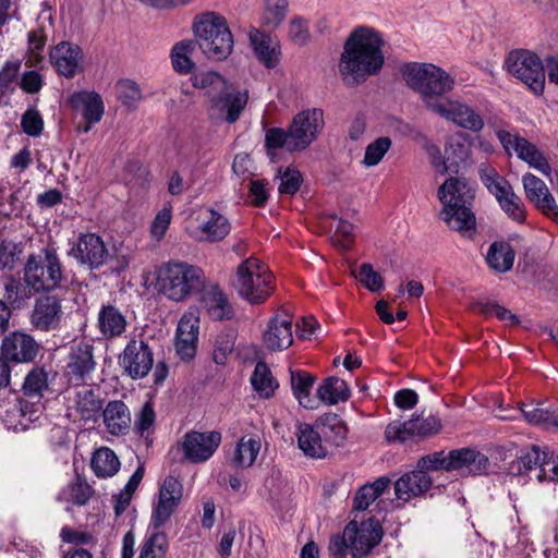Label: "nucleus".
Returning <instances> with one entry per match:
<instances>
[{"mask_svg":"<svg viewBox=\"0 0 558 558\" xmlns=\"http://www.w3.org/2000/svg\"><path fill=\"white\" fill-rule=\"evenodd\" d=\"M383 46L384 39L376 29L359 26L352 31L339 59V73L345 85H359L380 72L385 63Z\"/></svg>","mask_w":558,"mask_h":558,"instance_id":"f257e3e1","label":"nucleus"},{"mask_svg":"<svg viewBox=\"0 0 558 558\" xmlns=\"http://www.w3.org/2000/svg\"><path fill=\"white\" fill-rule=\"evenodd\" d=\"M23 279L34 293L69 292L68 276L53 245H46L38 253L27 256Z\"/></svg>","mask_w":558,"mask_h":558,"instance_id":"f03ea898","label":"nucleus"},{"mask_svg":"<svg viewBox=\"0 0 558 558\" xmlns=\"http://www.w3.org/2000/svg\"><path fill=\"white\" fill-rule=\"evenodd\" d=\"M400 71L407 86L422 96L430 111L434 105L444 104L436 97L450 92L454 85L449 73L432 63L408 62Z\"/></svg>","mask_w":558,"mask_h":558,"instance_id":"7ed1b4c3","label":"nucleus"},{"mask_svg":"<svg viewBox=\"0 0 558 558\" xmlns=\"http://www.w3.org/2000/svg\"><path fill=\"white\" fill-rule=\"evenodd\" d=\"M204 271L185 262H169L157 270L156 288L167 299L182 302L204 288Z\"/></svg>","mask_w":558,"mask_h":558,"instance_id":"20e7f679","label":"nucleus"},{"mask_svg":"<svg viewBox=\"0 0 558 558\" xmlns=\"http://www.w3.org/2000/svg\"><path fill=\"white\" fill-rule=\"evenodd\" d=\"M193 32L203 53L213 60L227 59L233 49V36L225 16L204 12L195 16Z\"/></svg>","mask_w":558,"mask_h":558,"instance_id":"39448f33","label":"nucleus"},{"mask_svg":"<svg viewBox=\"0 0 558 558\" xmlns=\"http://www.w3.org/2000/svg\"><path fill=\"white\" fill-rule=\"evenodd\" d=\"M488 466V458L470 448L451 450L448 454H445V451H436L422 457L416 463V469L425 474L439 470H465L468 474L477 475L486 473Z\"/></svg>","mask_w":558,"mask_h":558,"instance_id":"423d86ee","label":"nucleus"},{"mask_svg":"<svg viewBox=\"0 0 558 558\" xmlns=\"http://www.w3.org/2000/svg\"><path fill=\"white\" fill-rule=\"evenodd\" d=\"M236 277L239 294L251 304L264 303L274 292L271 272L255 257L239 265Z\"/></svg>","mask_w":558,"mask_h":558,"instance_id":"0eeeda50","label":"nucleus"},{"mask_svg":"<svg viewBox=\"0 0 558 558\" xmlns=\"http://www.w3.org/2000/svg\"><path fill=\"white\" fill-rule=\"evenodd\" d=\"M68 292L39 293L28 314V322L33 330L50 332L59 330L64 319L65 294Z\"/></svg>","mask_w":558,"mask_h":558,"instance_id":"6e6552de","label":"nucleus"},{"mask_svg":"<svg viewBox=\"0 0 558 558\" xmlns=\"http://www.w3.org/2000/svg\"><path fill=\"white\" fill-rule=\"evenodd\" d=\"M505 65L507 71L525 84L535 95L543 94L545 71L542 60L529 50L518 49L509 52Z\"/></svg>","mask_w":558,"mask_h":558,"instance_id":"1a4fd4ad","label":"nucleus"},{"mask_svg":"<svg viewBox=\"0 0 558 558\" xmlns=\"http://www.w3.org/2000/svg\"><path fill=\"white\" fill-rule=\"evenodd\" d=\"M247 100L248 94L246 90H238L229 83L225 86L223 92H219L208 101V118L211 121H225L232 124L239 120Z\"/></svg>","mask_w":558,"mask_h":558,"instance_id":"9d476101","label":"nucleus"},{"mask_svg":"<svg viewBox=\"0 0 558 558\" xmlns=\"http://www.w3.org/2000/svg\"><path fill=\"white\" fill-rule=\"evenodd\" d=\"M68 255L76 260L80 266L88 270L100 269L110 258L109 251L96 233H81L72 244Z\"/></svg>","mask_w":558,"mask_h":558,"instance_id":"9b49d317","label":"nucleus"},{"mask_svg":"<svg viewBox=\"0 0 558 558\" xmlns=\"http://www.w3.org/2000/svg\"><path fill=\"white\" fill-rule=\"evenodd\" d=\"M441 428L440 418L435 415L426 417L413 415L405 422L393 421L389 423L385 430V437L388 441L404 442L414 437H428L437 434Z\"/></svg>","mask_w":558,"mask_h":558,"instance_id":"f8f14e48","label":"nucleus"},{"mask_svg":"<svg viewBox=\"0 0 558 558\" xmlns=\"http://www.w3.org/2000/svg\"><path fill=\"white\" fill-rule=\"evenodd\" d=\"M324 112L313 108L299 112L289 125L291 133L290 144L299 151L306 149L318 136L324 128Z\"/></svg>","mask_w":558,"mask_h":558,"instance_id":"ddd939ff","label":"nucleus"},{"mask_svg":"<svg viewBox=\"0 0 558 558\" xmlns=\"http://www.w3.org/2000/svg\"><path fill=\"white\" fill-rule=\"evenodd\" d=\"M183 496L181 482L172 476H167L159 487L158 500L154 505L150 525L154 530L161 529L175 512Z\"/></svg>","mask_w":558,"mask_h":558,"instance_id":"4468645a","label":"nucleus"},{"mask_svg":"<svg viewBox=\"0 0 558 558\" xmlns=\"http://www.w3.org/2000/svg\"><path fill=\"white\" fill-rule=\"evenodd\" d=\"M153 350L145 340L132 339L119 355V365L132 379H141L148 375L153 365Z\"/></svg>","mask_w":558,"mask_h":558,"instance_id":"2eb2a0df","label":"nucleus"},{"mask_svg":"<svg viewBox=\"0 0 558 558\" xmlns=\"http://www.w3.org/2000/svg\"><path fill=\"white\" fill-rule=\"evenodd\" d=\"M383 527L378 520L368 519L360 525L351 521L345 526V535L349 536L350 550L353 557L361 558L368 554L383 538Z\"/></svg>","mask_w":558,"mask_h":558,"instance_id":"dca6fc26","label":"nucleus"},{"mask_svg":"<svg viewBox=\"0 0 558 558\" xmlns=\"http://www.w3.org/2000/svg\"><path fill=\"white\" fill-rule=\"evenodd\" d=\"M496 135L509 155L513 150L520 159L526 161L531 167L544 174H548L550 166L534 144L518 134H511L504 130L497 131Z\"/></svg>","mask_w":558,"mask_h":558,"instance_id":"f3484780","label":"nucleus"},{"mask_svg":"<svg viewBox=\"0 0 558 558\" xmlns=\"http://www.w3.org/2000/svg\"><path fill=\"white\" fill-rule=\"evenodd\" d=\"M40 350L35 338L24 331H12L3 337L0 352L9 362H34Z\"/></svg>","mask_w":558,"mask_h":558,"instance_id":"a211bd4d","label":"nucleus"},{"mask_svg":"<svg viewBox=\"0 0 558 558\" xmlns=\"http://www.w3.org/2000/svg\"><path fill=\"white\" fill-rule=\"evenodd\" d=\"M551 459L553 451L547 447L542 450L539 446L531 445L518 452L517 458L509 463L508 472L513 476H521L539 468L538 480L542 481L547 475L546 468L550 464Z\"/></svg>","mask_w":558,"mask_h":558,"instance_id":"6ab92c4d","label":"nucleus"},{"mask_svg":"<svg viewBox=\"0 0 558 558\" xmlns=\"http://www.w3.org/2000/svg\"><path fill=\"white\" fill-rule=\"evenodd\" d=\"M221 442V434L216 430L201 433L189 432L182 441L184 457L193 462L199 463L207 461L217 450Z\"/></svg>","mask_w":558,"mask_h":558,"instance_id":"aec40b11","label":"nucleus"},{"mask_svg":"<svg viewBox=\"0 0 558 558\" xmlns=\"http://www.w3.org/2000/svg\"><path fill=\"white\" fill-rule=\"evenodd\" d=\"M83 50L69 41H61L50 50V62L58 74L72 78L83 71Z\"/></svg>","mask_w":558,"mask_h":558,"instance_id":"412c9836","label":"nucleus"},{"mask_svg":"<svg viewBox=\"0 0 558 558\" xmlns=\"http://www.w3.org/2000/svg\"><path fill=\"white\" fill-rule=\"evenodd\" d=\"M433 112L474 133L482 131L484 128V120L481 114L466 104L448 101L442 105H434Z\"/></svg>","mask_w":558,"mask_h":558,"instance_id":"4be33fe9","label":"nucleus"},{"mask_svg":"<svg viewBox=\"0 0 558 558\" xmlns=\"http://www.w3.org/2000/svg\"><path fill=\"white\" fill-rule=\"evenodd\" d=\"M463 205H447L439 213V218L448 226L450 230L458 232L465 239H474L477 232L476 217L473 207Z\"/></svg>","mask_w":558,"mask_h":558,"instance_id":"5701e85b","label":"nucleus"},{"mask_svg":"<svg viewBox=\"0 0 558 558\" xmlns=\"http://www.w3.org/2000/svg\"><path fill=\"white\" fill-rule=\"evenodd\" d=\"M201 293V306L206 311L213 320L232 319L234 317V308L230 303L228 295L217 283L204 282Z\"/></svg>","mask_w":558,"mask_h":558,"instance_id":"b1692460","label":"nucleus"},{"mask_svg":"<svg viewBox=\"0 0 558 558\" xmlns=\"http://www.w3.org/2000/svg\"><path fill=\"white\" fill-rule=\"evenodd\" d=\"M263 342L269 351L288 349L293 343L292 317L289 314L271 317L263 332Z\"/></svg>","mask_w":558,"mask_h":558,"instance_id":"393cba45","label":"nucleus"},{"mask_svg":"<svg viewBox=\"0 0 558 558\" xmlns=\"http://www.w3.org/2000/svg\"><path fill=\"white\" fill-rule=\"evenodd\" d=\"M93 345L80 342L71 347L65 374L70 381H83L95 368Z\"/></svg>","mask_w":558,"mask_h":558,"instance_id":"a878e982","label":"nucleus"},{"mask_svg":"<svg viewBox=\"0 0 558 558\" xmlns=\"http://www.w3.org/2000/svg\"><path fill=\"white\" fill-rule=\"evenodd\" d=\"M72 392L74 409L76 410L81 420L85 422H97L104 407V400L99 396V389H94L90 386L76 384V387Z\"/></svg>","mask_w":558,"mask_h":558,"instance_id":"bb28decb","label":"nucleus"},{"mask_svg":"<svg viewBox=\"0 0 558 558\" xmlns=\"http://www.w3.org/2000/svg\"><path fill=\"white\" fill-rule=\"evenodd\" d=\"M437 194L442 207L454 203L458 206L463 205V199H465L464 206L473 207L474 205L475 190L464 178H448L438 187Z\"/></svg>","mask_w":558,"mask_h":558,"instance_id":"cd10ccee","label":"nucleus"},{"mask_svg":"<svg viewBox=\"0 0 558 558\" xmlns=\"http://www.w3.org/2000/svg\"><path fill=\"white\" fill-rule=\"evenodd\" d=\"M433 480L421 470L404 473L395 482L397 499L404 502L424 495L432 487Z\"/></svg>","mask_w":558,"mask_h":558,"instance_id":"c85d7f7f","label":"nucleus"},{"mask_svg":"<svg viewBox=\"0 0 558 558\" xmlns=\"http://www.w3.org/2000/svg\"><path fill=\"white\" fill-rule=\"evenodd\" d=\"M126 317L120 308L112 304L100 307L97 317V328L106 340L122 336L126 330Z\"/></svg>","mask_w":558,"mask_h":558,"instance_id":"c756f323","label":"nucleus"},{"mask_svg":"<svg viewBox=\"0 0 558 558\" xmlns=\"http://www.w3.org/2000/svg\"><path fill=\"white\" fill-rule=\"evenodd\" d=\"M105 426L111 435L124 436L131 428V413L121 400L109 401L101 411Z\"/></svg>","mask_w":558,"mask_h":558,"instance_id":"7c9ffc66","label":"nucleus"},{"mask_svg":"<svg viewBox=\"0 0 558 558\" xmlns=\"http://www.w3.org/2000/svg\"><path fill=\"white\" fill-rule=\"evenodd\" d=\"M197 337V320L184 315L178 324L175 336V350L181 359L190 360L194 356Z\"/></svg>","mask_w":558,"mask_h":558,"instance_id":"2f4dec72","label":"nucleus"},{"mask_svg":"<svg viewBox=\"0 0 558 558\" xmlns=\"http://www.w3.org/2000/svg\"><path fill=\"white\" fill-rule=\"evenodd\" d=\"M296 435L299 448L305 456L322 459L328 454V445L314 424H300Z\"/></svg>","mask_w":558,"mask_h":558,"instance_id":"473e14b6","label":"nucleus"},{"mask_svg":"<svg viewBox=\"0 0 558 558\" xmlns=\"http://www.w3.org/2000/svg\"><path fill=\"white\" fill-rule=\"evenodd\" d=\"M314 425L328 447H339L347 438V425L336 413L323 414L315 421Z\"/></svg>","mask_w":558,"mask_h":558,"instance_id":"72a5a7b5","label":"nucleus"},{"mask_svg":"<svg viewBox=\"0 0 558 558\" xmlns=\"http://www.w3.org/2000/svg\"><path fill=\"white\" fill-rule=\"evenodd\" d=\"M32 288L22 278L9 277L3 284V300L10 306V312L26 307L33 295Z\"/></svg>","mask_w":558,"mask_h":558,"instance_id":"f704fd0d","label":"nucleus"},{"mask_svg":"<svg viewBox=\"0 0 558 558\" xmlns=\"http://www.w3.org/2000/svg\"><path fill=\"white\" fill-rule=\"evenodd\" d=\"M316 381V376L305 371H290V383L293 396L300 405L305 409H316L317 402L311 398V390Z\"/></svg>","mask_w":558,"mask_h":558,"instance_id":"c9c22d12","label":"nucleus"},{"mask_svg":"<svg viewBox=\"0 0 558 558\" xmlns=\"http://www.w3.org/2000/svg\"><path fill=\"white\" fill-rule=\"evenodd\" d=\"M520 410L524 418L534 425L546 429H558V409L555 407L545 408L542 403H522Z\"/></svg>","mask_w":558,"mask_h":558,"instance_id":"e433bc0d","label":"nucleus"},{"mask_svg":"<svg viewBox=\"0 0 558 558\" xmlns=\"http://www.w3.org/2000/svg\"><path fill=\"white\" fill-rule=\"evenodd\" d=\"M514 257L515 252L508 242L496 241L488 247L486 262L490 269L504 274L512 268Z\"/></svg>","mask_w":558,"mask_h":558,"instance_id":"4c0bfd02","label":"nucleus"},{"mask_svg":"<svg viewBox=\"0 0 558 558\" xmlns=\"http://www.w3.org/2000/svg\"><path fill=\"white\" fill-rule=\"evenodd\" d=\"M207 213V219L198 227L203 234L199 239L209 242L223 240L231 230L229 220L215 209H208Z\"/></svg>","mask_w":558,"mask_h":558,"instance_id":"58836bf2","label":"nucleus"},{"mask_svg":"<svg viewBox=\"0 0 558 558\" xmlns=\"http://www.w3.org/2000/svg\"><path fill=\"white\" fill-rule=\"evenodd\" d=\"M348 384L339 377H327L317 389V398L329 405L344 402L350 398Z\"/></svg>","mask_w":558,"mask_h":558,"instance_id":"ea45409f","label":"nucleus"},{"mask_svg":"<svg viewBox=\"0 0 558 558\" xmlns=\"http://www.w3.org/2000/svg\"><path fill=\"white\" fill-rule=\"evenodd\" d=\"M71 100L74 106H82V116L89 124L97 123L101 120L104 102L99 94L94 92H80L75 93Z\"/></svg>","mask_w":558,"mask_h":558,"instance_id":"a19ab883","label":"nucleus"},{"mask_svg":"<svg viewBox=\"0 0 558 558\" xmlns=\"http://www.w3.org/2000/svg\"><path fill=\"white\" fill-rule=\"evenodd\" d=\"M250 40L253 46L254 52L260 63L266 68L272 69L279 63V51L272 45L270 36L255 31L251 33Z\"/></svg>","mask_w":558,"mask_h":558,"instance_id":"79ce46f5","label":"nucleus"},{"mask_svg":"<svg viewBox=\"0 0 558 558\" xmlns=\"http://www.w3.org/2000/svg\"><path fill=\"white\" fill-rule=\"evenodd\" d=\"M522 183L525 197L541 209L546 203L553 202V195L549 193L545 182L532 173H525L522 177Z\"/></svg>","mask_w":558,"mask_h":558,"instance_id":"37998d69","label":"nucleus"},{"mask_svg":"<svg viewBox=\"0 0 558 558\" xmlns=\"http://www.w3.org/2000/svg\"><path fill=\"white\" fill-rule=\"evenodd\" d=\"M90 468L98 477H111L118 473L120 461L112 449L102 447L94 453Z\"/></svg>","mask_w":558,"mask_h":558,"instance_id":"c03bdc74","label":"nucleus"},{"mask_svg":"<svg viewBox=\"0 0 558 558\" xmlns=\"http://www.w3.org/2000/svg\"><path fill=\"white\" fill-rule=\"evenodd\" d=\"M193 87L205 89L208 101L223 88L229 82L215 71H201L191 76Z\"/></svg>","mask_w":558,"mask_h":558,"instance_id":"a18cd8bd","label":"nucleus"},{"mask_svg":"<svg viewBox=\"0 0 558 558\" xmlns=\"http://www.w3.org/2000/svg\"><path fill=\"white\" fill-rule=\"evenodd\" d=\"M251 384L263 398L272 397L275 390L279 387L269 367L264 362L256 363L254 372L251 376Z\"/></svg>","mask_w":558,"mask_h":558,"instance_id":"49530a36","label":"nucleus"},{"mask_svg":"<svg viewBox=\"0 0 558 558\" xmlns=\"http://www.w3.org/2000/svg\"><path fill=\"white\" fill-rule=\"evenodd\" d=\"M260 441L253 437H242L236 445L232 463L236 468H248L251 466L259 452Z\"/></svg>","mask_w":558,"mask_h":558,"instance_id":"de8ad7c7","label":"nucleus"},{"mask_svg":"<svg viewBox=\"0 0 558 558\" xmlns=\"http://www.w3.org/2000/svg\"><path fill=\"white\" fill-rule=\"evenodd\" d=\"M49 374L44 367H33L23 383L24 395L34 398L43 396V392L48 389Z\"/></svg>","mask_w":558,"mask_h":558,"instance_id":"09e8293b","label":"nucleus"},{"mask_svg":"<svg viewBox=\"0 0 558 558\" xmlns=\"http://www.w3.org/2000/svg\"><path fill=\"white\" fill-rule=\"evenodd\" d=\"M497 201L501 209L510 219L519 223L525 221L526 213L524 203L521 197L513 192L512 187Z\"/></svg>","mask_w":558,"mask_h":558,"instance_id":"8fccbe9b","label":"nucleus"},{"mask_svg":"<svg viewBox=\"0 0 558 558\" xmlns=\"http://www.w3.org/2000/svg\"><path fill=\"white\" fill-rule=\"evenodd\" d=\"M289 0H265V11L262 17L264 26L276 28L287 15Z\"/></svg>","mask_w":558,"mask_h":558,"instance_id":"3c124183","label":"nucleus"},{"mask_svg":"<svg viewBox=\"0 0 558 558\" xmlns=\"http://www.w3.org/2000/svg\"><path fill=\"white\" fill-rule=\"evenodd\" d=\"M473 308L486 317L496 316L499 320L506 322L510 326L520 324L519 316L495 302H477L473 305Z\"/></svg>","mask_w":558,"mask_h":558,"instance_id":"603ef678","label":"nucleus"},{"mask_svg":"<svg viewBox=\"0 0 558 558\" xmlns=\"http://www.w3.org/2000/svg\"><path fill=\"white\" fill-rule=\"evenodd\" d=\"M291 133L290 129L288 130L281 128H270L266 131L265 134V147L267 153L270 154L271 150H277L280 148H284L289 153L299 151L298 148L291 146Z\"/></svg>","mask_w":558,"mask_h":558,"instance_id":"864d4df0","label":"nucleus"},{"mask_svg":"<svg viewBox=\"0 0 558 558\" xmlns=\"http://www.w3.org/2000/svg\"><path fill=\"white\" fill-rule=\"evenodd\" d=\"M68 493L69 495L63 497L66 493L65 490L62 492L59 498L71 501L76 506H84L89 501L94 489L81 476H77L76 480L68 486Z\"/></svg>","mask_w":558,"mask_h":558,"instance_id":"5fc2aeb1","label":"nucleus"},{"mask_svg":"<svg viewBox=\"0 0 558 558\" xmlns=\"http://www.w3.org/2000/svg\"><path fill=\"white\" fill-rule=\"evenodd\" d=\"M391 145L392 142L388 136H380L376 138L366 146L363 163L367 167L377 166L390 149Z\"/></svg>","mask_w":558,"mask_h":558,"instance_id":"6e6d98bb","label":"nucleus"},{"mask_svg":"<svg viewBox=\"0 0 558 558\" xmlns=\"http://www.w3.org/2000/svg\"><path fill=\"white\" fill-rule=\"evenodd\" d=\"M416 141H421L423 143L424 149L427 155L430 157L432 166L441 174L449 172L452 170V165H448L447 157L442 158L441 151L438 146H436L425 134L422 132H417L415 135Z\"/></svg>","mask_w":558,"mask_h":558,"instance_id":"4d7b16f0","label":"nucleus"},{"mask_svg":"<svg viewBox=\"0 0 558 558\" xmlns=\"http://www.w3.org/2000/svg\"><path fill=\"white\" fill-rule=\"evenodd\" d=\"M235 336L232 330L220 332L214 344L213 357L216 364L223 365L234 348Z\"/></svg>","mask_w":558,"mask_h":558,"instance_id":"13d9d810","label":"nucleus"},{"mask_svg":"<svg viewBox=\"0 0 558 558\" xmlns=\"http://www.w3.org/2000/svg\"><path fill=\"white\" fill-rule=\"evenodd\" d=\"M117 89L119 100L128 107H134L142 98L138 85L131 80L120 81Z\"/></svg>","mask_w":558,"mask_h":558,"instance_id":"bf43d9fd","label":"nucleus"},{"mask_svg":"<svg viewBox=\"0 0 558 558\" xmlns=\"http://www.w3.org/2000/svg\"><path fill=\"white\" fill-rule=\"evenodd\" d=\"M281 182L278 187L280 194L294 195L301 187L303 178L299 170L288 167L280 177Z\"/></svg>","mask_w":558,"mask_h":558,"instance_id":"052dcab7","label":"nucleus"},{"mask_svg":"<svg viewBox=\"0 0 558 558\" xmlns=\"http://www.w3.org/2000/svg\"><path fill=\"white\" fill-rule=\"evenodd\" d=\"M481 179L487 190L496 197V199L500 198L511 189L509 182L505 178L500 177L495 170L483 173Z\"/></svg>","mask_w":558,"mask_h":558,"instance_id":"680f3d73","label":"nucleus"},{"mask_svg":"<svg viewBox=\"0 0 558 558\" xmlns=\"http://www.w3.org/2000/svg\"><path fill=\"white\" fill-rule=\"evenodd\" d=\"M21 69V61H7L0 70V93L5 94L12 92L13 83L16 81Z\"/></svg>","mask_w":558,"mask_h":558,"instance_id":"e2e57ef3","label":"nucleus"},{"mask_svg":"<svg viewBox=\"0 0 558 558\" xmlns=\"http://www.w3.org/2000/svg\"><path fill=\"white\" fill-rule=\"evenodd\" d=\"M446 155L448 165H452V170L449 172L458 173L459 163L469 158L470 149L461 142H451L446 146Z\"/></svg>","mask_w":558,"mask_h":558,"instance_id":"0e129e2a","label":"nucleus"},{"mask_svg":"<svg viewBox=\"0 0 558 558\" xmlns=\"http://www.w3.org/2000/svg\"><path fill=\"white\" fill-rule=\"evenodd\" d=\"M360 281L372 292L380 291L384 279L379 272L373 269L371 264H362L357 274Z\"/></svg>","mask_w":558,"mask_h":558,"instance_id":"69168bd1","label":"nucleus"},{"mask_svg":"<svg viewBox=\"0 0 558 558\" xmlns=\"http://www.w3.org/2000/svg\"><path fill=\"white\" fill-rule=\"evenodd\" d=\"M21 126L27 135L35 137L41 134L44 120L37 110L28 109L22 116Z\"/></svg>","mask_w":558,"mask_h":558,"instance_id":"338daca9","label":"nucleus"},{"mask_svg":"<svg viewBox=\"0 0 558 558\" xmlns=\"http://www.w3.org/2000/svg\"><path fill=\"white\" fill-rule=\"evenodd\" d=\"M156 413L150 402L144 403L140 412L136 414L134 422V430L144 436L145 432L149 430L155 424Z\"/></svg>","mask_w":558,"mask_h":558,"instance_id":"774afa93","label":"nucleus"}]
</instances>
